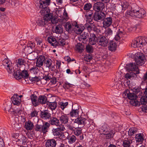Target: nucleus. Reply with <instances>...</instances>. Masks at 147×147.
I'll list each match as a JSON object with an SVG mask.
<instances>
[{"label": "nucleus", "mask_w": 147, "mask_h": 147, "mask_svg": "<svg viewBox=\"0 0 147 147\" xmlns=\"http://www.w3.org/2000/svg\"><path fill=\"white\" fill-rule=\"evenodd\" d=\"M123 96L125 98H128L130 100V103L133 106H139L140 103L138 104V102L136 98H137V95L133 93H130L128 90L124 92Z\"/></svg>", "instance_id": "f257e3e1"}, {"label": "nucleus", "mask_w": 147, "mask_h": 147, "mask_svg": "<svg viewBox=\"0 0 147 147\" xmlns=\"http://www.w3.org/2000/svg\"><path fill=\"white\" fill-rule=\"evenodd\" d=\"M125 15L128 17L131 16L140 18H143L146 16V12L143 9H141L138 10H128L126 12Z\"/></svg>", "instance_id": "f03ea898"}, {"label": "nucleus", "mask_w": 147, "mask_h": 147, "mask_svg": "<svg viewBox=\"0 0 147 147\" xmlns=\"http://www.w3.org/2000/svg\"><path fill=\"white\" fill-rule=\"evenodd\" d=\"M147 43V38L139 36L136 38L131 43V45L134 48L141 47Z\"/></svg>", "instance_id": "7ed1b4c3"}, {"label": "nucleus", "mask_w": 147, "mask_h": 147, "mask_svg": "<svg viewBox=\"0 0 147 147\" xmlns=\"http://www.w3.org/2000/svg\"><path fill=\"white\" fill-rule=\"evenodd\" d=\"M135 61L137 65H142L145 63L146 58L143 53H137L135 54Z\"/></svg>", "instance_id": "20e7f679"}, {"label": "nucleus", "mask_w": 147, "mask_h": 147, "mask_svg": "<svg viewBox=\"0 0 147 147\" xmlns=\"http://www.w3.org/2000/svg\"><path fill=\"white\" fill-rule=\"evenodd\" d=\"M97 42L99 46L104 47H107L109 44L108 39L103 35H100L97 38Z\"/></svg>", "instance_id": "39448f33"}, {"label": "nucleus", "mask_w": 147, "mask_h": 147, "mask_svg": "<svg viewBox=\"0 0 147 147\" xmlns=\"http://www.w3.org/2000/svg\"><path fill=\"white\" fill-rule=\"evenodd\" d=\"M105 14L102 11H96L94 13V15L93 16L94 20L97 22H100L104 19L106 17Z\"/></svg>", "instance_id": "423d86ee"}, {"label": "nucleus", "mask_w": 147, "mask_h": 147, "mask_svg": "<svg viewBox=\"0 0 147 147\" xmlns=\"http://www.w3.org/2000/svg\"><path fill=\"white\" fill-rule=\"evenodd\" d=\"M50 0H40L39 8L40 9H42V12L45 13L47 9V7L49 5Z\"/></svg>", "instance_id": "0eeeda50"}, {"label": "nucleus", "mask_w": 147, "mask_h": 147, "mask_svg": "<svg viewBox=\"0 0 147 147\" xmlns=\"http://www.w3.org/2000/svg\"><path fill=\"white\" fill-rule=\"evenodd\" d=\"M53 134L55 136H57L61 139H63L64 138L65 136L63 133L62 132L61 128H53L52 130Z\"/></svg>", "instance_id": "6e6552de"}, {"label": "nucleus", "mask_w": 147, "mask_h": 147, "mask_svg": "<svg viewBox=\"0 0 147 147\" xmlns=\"http://www.w3.org/2000/svg\"><path fill=\"white\" fill-rule=\"evenodd\" d=\"M84 28L86 29L88 31L90 32L92 30H96V27L94 23L89 20L87 21L84 25Z\"/></svg>", "instance_id": "1a4fd4ad"}, {"label": "nucleus", "mask_w": 147, "mask_h": 147, "mask_svg": "<svg viewBox=\"0 0 147 147\" xmlns=\"http://www.w3.org/2000/svg\"><path fill=\"white\" fill-rule=\"evenodd\" d=\"M2 64L9 73L11 72L13 68L12 64L7 59H5L3 61Z\"/></svg>", "instance_id": "9d476101"}, {"label": "nucleus", "mask_w": 147, "mask_h": 147, "mask_svg": "<svg viewBox=\"0 0 147 147\" xmlns=\"http://www.w3.org/2000/svg\"><path fill=\"white\" fill-rule=\"evenodd\" d=\"M93 7L95 11L100 12L105 8V5L101 2H97L94 4Z\"/></svg>", "instance_id": "9b49d317"}, {"label": "nucleus", "mask_w": 147, "mask_h": 147, "mask_svg": "<svg viewBox=\"0 0 147 147\" xmlns=\"http://www.w3.org/2000/svg\"><path fill=\"white\" fill-rule=\"evenodd\" d=\"M86 119L82 117H78L75 120L74 123L78 125L79 128L83 127L85 125V121Z\"/></svg>", "instance_id": "f8f14e48"}, {"label": "nucleus", "mask_w": 147, "mask_h": 147, "mask_svg": "<svg viewBox=\"0 0 147 147\" xmlns=\"http://www.w3.org/2000/svg\"><path fill=\"white\" fill-rule=\"evenodd\" d=\"M127 70L129 71H134L137 70H139L138 69V66L135 65V63H131L128 64L127 65L125 66Z\"/></svg>", "instance_id": "ddd939ff"}, {"label": "nucleus", "mask_w": 147, "mask_h": 147, "mask_svg": "<svg viewBox=\"0 0 147 147\" xmlns=\"http://www.w3.org/2000/svg\"><path fill=\"white\" fill-rule=\"evenodd\" d=\"M45 56L43 55L39 56L38 57L36 62V66L38 67H40L43 65V63L45 61Z\"/></svg>", "instance_id": "4468645a"}, {"label": "nucleus", "mask_w": 147, "mask_h": 147, "mask_svg": "<svg viewBox=\"0 0 147 147\" xmlns=\"http://www.w3.org/2000/svg\"><path fill=\"white\" fill-rule=\"evenodd\" d=\"M40 113V117L44 119H50L51 117V114L47 110L41 111Z\"/></svg>", "instance_id": "2eb2a0df"}, {"label": "nucleus", "mask_w": 147, "mask_h": 147, "mask_svg": "<svg viewBox=\"0 0 147 147\" xmlns=\"http://www.w3.org/2000/svg\"><path fill=\"white\" fill-rule=\"evenodd\" d=\"M57 143L56 141L53 139H48L45 143L46 147H55Z\"/></svg>", "instance_id": "dca6fc26"}, {"label": "nucleus", "mask_w": 147, "mask_h": 147, "mask_svg": "<svg viewBox=\"0 0 147 147\" xmlns=\"http://www.w3.org/2000/svg\"><path fill=\"white\" fill-rule=\"evenodd\" d=\"M102 21L103 26L105 27L109 26L112 24L113 22L112 18L111 17L105 18Z\"/></svg>", "instance_id": "f3484780"}, {"label": "nucleus", "mask_w": 147, "mask_h": 147, "mask_svg": "<svg viewBox=\"0 0 147 147\" xmlns=\"http://www.w3.org/2000/svg\"><path fill=\"white\" fill-rule=\"evenodd\" d=\"M42 9H40V12L41 13H43V15H44V18L45 19L47 22L49 21H50L52 17H53V14L52 13L48 12V9L47 8V9H46V11L45 12V13L42 12H41Z\"/></svg>", "instance_id": "a211bd4d"}, {"label": "nucleus", "mask_w": 147, "mask_h": 147, "mask_svg": "<svg viewBox=\"0 0 147 147\" xmlns=\"http://www.w3.org/2000/svg\"><path fill=\"white\" fill-rule=\"evenodd\" d=\"M139 73V70H137L136 73L133 72H128L126 73L125 75V77L127 80H131L134 78L137 77L136 74Z\"/></svg>", "instance_id": "6ab92c4d"}, {"label": "nucleus", "mask_w": 147, "mask_h": 147, "mask_svg": "<svg viewBox=\"0 0 147 147\" xmlns=\"http://www.w3.org/2000/svg\"><path fill=\"white\" fill-rule=\"evenodd\" d=\"M12 102L14 105H19L20 104L21 99L19 98L18 95L17 94H15L12 97Z\"/></svg>", "instance_id": "aec40b11"}, {"label": "nucleus", "mask_w": 147, "mask_h": 147, "mask_svg": "<svg viewBox=\"0 0 147 147\" xmlns=\"http://www.w3.org/2000/svg\"><path fill=\"white\" fill-rule=\"evenodd\" d=\"M72 23L69 22H67L64 25V27L66 31L69 33L72 32L74 29Z\"/></svg>", "instance_id": "412c9836"}, {"label": "nucleus", "mask_w": 147, "mask_h": 147, "mask_svg": "<svg viewBox=\"0 0 147 147\" xmlns=\"http://www.w3.org/2000/svg\"><path fill=\"white\" fill-rule=\"evenodd\" d=\"M49 121V123L53 125H55L57 126H59L60 122L59 120L56 117H51Z\"/></svg>", "instance_id": "4be33fe9"}, {"label": "nucleus", "mask_w": 147, "mask_h": 147, "mask_svg": "<svg viewBox=\"0 0 147 147\" xmlns=\"http://www.w3.org/2000/svg\"><path fill=\"white\" fill-rule=\"evenodd\" d=\"M50 126V124L46 122L43 125H42L41 131L44 134H46L48 131L49 129Z\"/></svg>", "instance_id": "5701e85b"}, {"label": "nucleus", "mask_w": 147, "mask_h": 147, "mask_svg": "<svg viewBox=\"0 0 147 147\" xmlns=\"http://www.w3.org/2000/svg\"><path fill=\"white\" fill-rule=\"evenodd\" d=\"M97 38L95 35L94 34H90V38L89 39V43L91 45H94L97 42Z\"/></svg>", "instance_id": "b1692460"}, {"label": "nucleus", "mask_w": 147, "mask_h": 147, "mask_svg": "<svg viewBox=\"0 0 147 147\" xmlns=\"http://www.w3.org/2000/svg\"><path fill=\"white\" fill-rule=\"evenodd\" d=\"M38 103L43 105L45 104H47L48 101L47 100V98L45 96H39L38 99Z\"/></svg>", "instance_id": "393cba45"}, {"label": "nucleus", "mask_w": 147, "mask_h": 147, "mask_svg": "<svg viewBox=\"0 0 147 147\" xmlns=\"http://www.w3.org/2000/svg\"><path fill=\"white\" fill-rule=\"evenodd\" d=\"M38 56L37 53L35 52H33L29 54L27 57L28 59L30 60H33L36 59Z\"/></svg>", "instance_id": "a878e982"}, {"label": "nucleus", "mask_w": 147, "mask_h": 147, "mask_svg": "<svg viewBox=\"0 0 147 147\" xmlns=\"http://www.w3.org/2000/svg\"><path fill=\"white\" fill-rule=\"evenodd\" d=\"M79 109H74L72 107L71 111L69 113V115L71 117H77L78 115L79 114Z\"/></svg>", "instance_id": "bb28decb"}, {"label": "nucleus", "mask_w": 147, "mask_h": 147, "mask_svg": "<svg viewBox=\"0 0 147 147\" xmlns=\"http://www.w3.org/2000/svg\"><path fill=\"white\" fill-rule=\"evenodd\" d=\"M109 44V46L108 47L109 50L112 51H115L117 46L116 43L113 41H111Z\"/></svg>", "instance_id": "cd10ccee"}, {"label": "nucleus", "mask_w": 147, "mask_h": 147, "mask_svg": "<svg viewBox=\"0 0 147 147\" xmlns=\"http://www.w3.org/2000/svg\"><path fill=\"white\" fill-rule=\"evenodd\" d=\"M48 41L51 45L53 46H57V41L56 39L52 36L49 37L48 38Z\"/></svg>", "instance_id": "c85d7f7f"}, {"label": "nucleus", "mask_w": 147, "mask_h": 147, "mask_svg": "<svg viewBox=\"0 0 147 147\" xmlns=\"http://www.w3.org/2000/svg\"><path fill=\"white\" fill-rule=\"evenodd\" d=\"M102 134L106 135V139H110L113 137V134L111 132L107 131L106 129L104 130H102Z\"/></svg>", "instance_id": "c756f323"}, {"label": "nucleus", "mask_w": 147, "mask_h": 147, "mask_svg": "<svg viewBox=\"0 0 147 147\" xmlns=\"http://www.w3.org/2000/svg\"><path fill=\"white\" fill-rule=\"evenodd\" d=\"M33 127V123L31 121H29L25 123V127L27 130L32 129Z\"/></svg>", "instance_id": "7c9ffc66"}, {"label": "nucleus", "mask_w": 147, "mask_h": 147, "mask_svg": "<svg viewBox=\"0 0 147 147\" xmlns=\"http://www.w3.org/2000/svg\"><path fill=\"white\" fill-rule=\"evenodd\" d=\"M30 98L34 106H36L38 105V102L37 100V96L36 95L34 94H32Z\"/></svg>", "instance_id": "2f4dec72"}, {"label": "nucleus", "mask_w": 147, "mask_h": 147, "mask_svg": "<svg viewBox=\"0 0 147 147\" xmlns=\"http://www.w3.org/2000/svg\"><path fill=\"white\" fill-rule=\"evenodd\" d=\"M47 105L52 110H55L57 107V104L56 102H51L48 101Z\"/></svg>", "instance_id": "473e14b6"}, {"label": "nucleus", "mask_w": 147, "mask_h": 147, "mask_svg": "<svg viewBox=\"0 0 147 147\" xmlns=\"http://www.w3.org/2000/svg\"><path fill=\"white\" fill-rule=\"evenodd\" d=\"M59 120L62 123L65 124L68 122L69 117L66 115H62L60 117Z\"/></svg>", "instance_id": "72a5a7b5"}, {"label": "nucleus", "mask_w": 147, "mask_h": 147, "mask_svg": "<svg viewBox=\"0 0 147 147\" xmlns=\"http://www.w3.org/2000/svg\"><path fill=\"white\" fill-rule=\"evenodd\" d=\"M35 46V43L30 42L29 43L27 46L25 47L24 50L27 51H28V50H29L30 51H28V52H30L31 51V50L34 48Z\"/></svg>", "instance_id": "f704fd0d"}, {"label": "nucleus", "mask_w": 147, "mask_h": 147, "mask_svg": "<svg viewBox=\"0 0 147 147\" xmlns=\"http://www.w3.org/2000/svg\"><path fill=\"white\" fill-rule=\"evenodd\" d=\"M143 136L144 135L142 134H137L135 136V139L136 142H142L144 139Z\"/></svg>", "instance_id": "c9c22d12"}, {"label": "nucleus", "mask_w": 147, "mask_h": 147, "mask_svg": "<svg viewBox=\"0 0 147 147\" xmlns=\"http://www.w3.org/2000/svg\"><path fill=\"white\" fill-rule=\"evenodd\" d=\"M67 139L68 140V143L70 144H72L75 142L76 140V137L73 135L68 136L67 137Z\"/></svg>", "instance_id": "e433bc0d"}, {"label": "nucleus", "mask_w": 147, "mask_h": 147, "mask_svg": "<svg viewBox=\"0 0 147 147\" xmlns=\"http://www.w3.org/2000/svg\"><path fill=\"white\" fill-rule=\"evenodd\" d=\"M20 70L21 72H20L21 73V76H22V78L26 79L28 78L29 76V74L27 71L24 69H21L20 67Z\"/></svg>", "instance_id": "4c0bfd02"}, {"label": "nucleus", "mask_w": 147, "mask_h": 147, "mask_svg": "<svg viewBox=\"0 0 147 147\" xmlns=\"http://www.w3.org/2000/svg\"><path fill=\"white\" fill-rule=\"evenodd\" d=\"M84 46L81 43H78L76 46V48L77 51L81 53L84 50Z\"/></svg>", "instance_id": "58836bf2"}, {"label": "nucleus", "mask_w": 147, "mask_h": 147, "mask_svg": "<svg viewBox=\"0 0 147 147\" xmlns=\"http://www.w3.org/2000/svg\"><path fill=\"white\" fill-rule=\"evenodd\" d=\"M131 143L132 142L127 139L123 140V147H129L130 146L132 145L131 144Z\"/></svg>", "instance_id": "ea45409f"}, {"label": "nucleus", "mask_w": 147, "mask_h": 147, "mask_svg": "<svg viewBox=\"0 0 147 147\" xmlns=\"http://www.w3.org/2000/svg\"><path fill=\"white\" fill-rule=\"evenodd\" d=\"M48 22L44 18L41 20H38L37 21L38 25L40 26H43L45 25Z\"/></svg>", "instance_id": "a19ab883"}, {"label": "nucleus", "mask_w": 147, "mask_h": 147, "mask_svg": "<svg viewBox=\"0 0 147 147\" xmlns=\"http://www.w3.org/2000/svg\"><path fill=\"white\" fill-rule=\"evenodd\" d=\"M63 28L61 25H59L55 27V32L57 34H60L62 33Z\"/></svg>", "instance_id": "79ce46f5"}, {"label": "nucleus", "mask_w": 147, "mask_h": 147, "mask_svg": "<svg viewBox=\"0 0 147 147\" xmlns=\"http://www.w3.org/2000/svg\"><path fill=\"white\" fill-rule=\"evenodd\" d=\"M83 30V28H81L77 25H76L75 26L74 30L76 34H78L81 33Z\"/></svg>", "instance_id": "37998d69"}, {"label": "nucleus", "mask_w": 147, "mask_h": 147, "mask_svg": "<svg viewBox=\"0 0 147 147\" xmlns=\"http://www.w3.org/2000/svg\"><path fill=\"white\" fill-rule=\"evenodd\" d=\"M137 129L135 127L130 128L128 131L129 136H132L134 134L137 132Z\"/></svg>", "instance_id": "c03bdc74"}, {"label": "nucleus", "mask_w": 147, "mask_h": 147, "mask_svg": "<svg viewBox=\"0 0 147 147\" xmlns=\"http://www.w3.org/2000/svg\"><path fill=\"white\" fill-rule=\"evenodd\" d=\"M140 103V105H145L147 104V98L145 96H142L141 97L140 99V102H138V104Z\"/></svg>", "instance_id": "a18cd8bd"}, {"label": "nucleus", "mask_w": 147, "mask_h": 147, "mask_svg": "<svg viewBox=\"0 0 147 147\" xmlns=\"http://www.w3.org/2000/svg\"><path fill=\"white\" fill-rule=\"evenodd\" d=\"M35 40L37 42V45L39 47H42V39L39 37H36Z\"/></svg>", "instance_id": "49530a36"}, {"label": "nucleus", "mask_w": 147, "mask_h": 147, "mask_svg": "<svg viewBox=\"0 0 147 147\" xmlns=\"http://www.w3.org/2000/svg\"><path fill=\"white\" fill-rule=\"evenodd\" d=\"M65 40L63 38L59 39L57 41V46H63L66 44Z\"/></svg>", "instance_id": "de8ad7c7"}, {"label": "nucleus", "mask_w": 147, "mask_h": 147, "mask_svg": "<svg viewBox=\"0 0 147 147\" xmlns=\"http://www.w3.org/2000/svg\"><path fill=\"white\" fill-rule=\"evenodd\" d=\"M52 61L51 59H46L45 63L46 65V67L49 68L52 65Z\"/></svg>", "instance_id": "09e8293b"}, {"label": "nucleus", "mask_w": 147, "mask_h": 147, "mask_svg": "<svg viewBox=\"0 0 147 147\" xmlns=\"http://www.w3.org/2000/svg\"><path fill=\"white\" fill-rule=\"evenodd\" d=\"M88 34L87 33H84V34H82V35L81 36V37L80 38V39L81 40L82 39L83 40H84V41H82V42L84 43H86V41L87 39H86L88 37Z\"/></svg>", "instance_id": "8fccbe9b"}, {"label": "nucleus", "mask_w": 147, "mask_h": 147, "mask_svg": "<svg viewBox=\"0 0 147 147\" xmlns=\"http://www.w3.org/2000/svg\"><path fill=\"white\" fill-rule=\"evenodd\" d=\"M15 78L17 80H19L22 78L21 76V73L19 71H16V73L14 74Z\"/></svg>", "instance_id": "3c124183"}, {"label": "nucleus", "mask_w": 147, "mask_h": 147, "mask_svg": "<svg viewBox=\"0 0 147 147\" xmlns=\"http://www.w3.org/2000/svg\"><path fill=\"white\" fill-rule=\"evenodd\" d=\"M92 5L90 3H87L86 4L84 7V10L88 11L92 7Z\"/></svg>", "instance_id": "603ef678"}, {"label": "nucleus", "mask_w": 147, "mask_h": 147, "mask_svg": "<svg viewBox=\"0 0 147 147\" xmlns=\"http://www.w3.org/2000/svg\"><path fill=\"white\" fill-rule=\"evenodd\" d=\"M86 50L88 53H92L94 50L92 47L90 45H88L86 46Z\"/></svg>", "instance_id": "864d4df0"}, {"label": "nucleus", "mask_w": 147, "mask_h": 147, "mask_svg": "<svg viewBox=\"0 0 147 147\" xmlns=\"http://www.w3.org/2000/svg\"><path fill=\"white\" fill-rule=\"evenodd\" d=\"M85 122V125L87 127H89L92 123L93 122V120L90 119L88 120L86 119Z\"/></svg>", "instance_id": "5fc2aeb1"}, {"label": "nucleus", "mask_w": 147, "mask_h": 147, "mask_svg": "<svg viewBox=\"0 0 147 147\" xmlns=\"http://www.w3.org/2000/svg\"><path fill=\"white\" fill-rule=\"evenodd\" d=\"M68 19L67 14L66 12H64L63 14V16H62V22H66Z\"/></svg>", "instance_id": "6e6d98bb"}, {"label": "nucleus", "mask_w": 147, "mask_h": 147, "mask_svg": "<svg viewBox=\"0 0 147 147\" xmlns=\"http://www.w3.org/2000/svg\"><path fill=\"white\" fill-rule=\"evenodd\" d=\"M68 102H60L59 104V107L61 108V109L63 110H64V109L65 107L68 105Z\"/></svg>", "instance_id": "4d7b16f0"}, {"label": "nucleus", "mask_w": 147, "mask_h": 147, "mask_svg": "<svg viewBox=\"0 0 147 147\" xmlns=\"http://www.w3.org/2000/svg\"><path fill=\"white\" fill-rule=\"evenodd\" d=\"M24 60L22 59H18V63L17 64V66L18 67H19V66L20 65H22L23 66H24Z\"/></svg>", "instance_id": "13d9d810"}, {"label": "nucleus", "mask_w": 147, "mask_h": 147, "mask_svg": "<svg viewBox=\"0 0 147 147\" xmlns=\"http://www.w3.org/2000/svg\"><path fill=\"white\" fill-rule=\"evenodd\" d=\"M82 131L80 129H76L74 130V134L77 136H79L81 134Z\"/></svg>", "instance_id": "bf43d9fd"}, {"label": "nucleus", "mask_w": 147, "mask_h": 147, "mask_svg": "<svg viewBox=\"0 0 147 147\" xmlns=\"http://www.w3.org/2000/svg\"><path fill=\"white\" fill-rule=\"evenodd\" d=\"M71 84L67 82H65L63 85V87L65 89H67L71 86Z\"/></svg>", "instance_id": "052dcab7"}, {"label": "nucleus", "mask_w": 147, "mask_h": 147, "mask_svg": "<svg viewBox=\"0 0 147 147\" xmlns=\"http://www.w3.org/2000/svg\"><path fill=\"white\" fill-rule=\"evenodd\" d=\"M30 81L32 82H38L40 80V79L37 76L30 78Z\"/></svg>", "instance_id": "680f3d73"}, {"label": "nucleus", "mask_w": 147, "mask_h": 147, "mask_svg": "<svg viewBox=\"0 0 147 147\" xmlns=\"http://www.w3.org/2000/svg\"><path fill=\"white\" fill-rule=\"evenodd\" d=\"M106 32V34L107 35V36L111 35L113 34V31L110 28H108L107 29Z\"/></svg>", "instance_id": "e2e57ef3"}, {"label": "nucleus", "mask_w": 147, "mask_h": 147, "mask_svg": "<svg viewBox=\"0 0 147 147\" xmlns=\"http://www.w3.org/2000/svg\"><path fill=\"white\" fill-rule=\"evenodd\" d=\"M35 130L37 131H40L42 129V125L36 124L35 125Z\"/></svg>", "instance_id": "0e129e2a"}, {"label": "nucleus", "mask_w": 147, "mask_h": 147, "mask_svg": "<svg viewBox=\"0 0 147 147\" xmlns=\"http://www.w3.org/2000/svg\"><path fill=\"white\" fill-rule=\"evenodd\" d=\"M27 139L26 137L24 136H22L20 139H19V140L21 142L22 144L25 143L27 141Z\"/></svg>", "instance_id": "69168bd1"}, {"label": "nucleus", "mask_w": 147, "mask_h": 147, "mask_svg": "<svg viewBox=\"0 0 147 147\" xmlns=\"http://www.w3.org/2000/svg\"><path fill=\"white\" fill-rule=\"evenodd\" d=\"M50 20L53 24H55L57 22V20L56 18L53 17H53H52V18Z\"/></svg>", "instance_id": "338daca9"}, {"label": "nucleus", "mask_w": 147, "mask_h": 147, "mask_svg": "<svg viewBox=\"0 0 147 147\" xmlns=\"http://www.w3.org/2000/svg\"><path fill=\"white\" fill-rule=\"evenodd\" d=\"M142 110L144 112L147 113V106H142L141 107Z\"/></svg>", "instance_id": "774afa93"}]
</instances>
